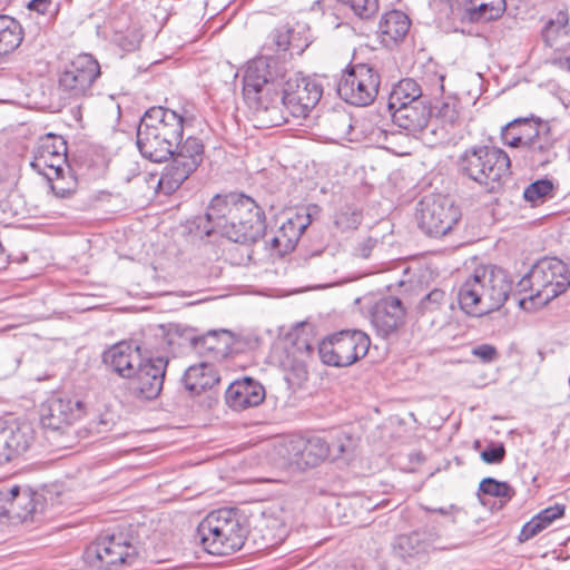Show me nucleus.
<instances>
[{
  "label": "nucleus",
  "instance_id": "1",
  "mask_svg": "<svg viewBox=\"0 0 570 570\" xmlns=\"http://www.w3.org/2000/svg\"><path fill=\"white\" fill-rule=\"evenodd\" d=\"M243 95L261 127H276L289 117L303 119L318 104L323 86L299 73H287L274 58L250 61L243 78Z\"/></svg>",
  "mask_w": 570,
  "mask_h": 570
},
{
  "label": "nucleus",
  "instance_id": "2",
  "mask_svg": "<svg viewBox=\"0 0 570 570\" xmlns=\"http://www.w3.org/2000/svg\"><path fill=\"white\" fill-rule=\"evenodd\" d=\"M191 224L196 234H219L238 244H254L267 236L264 210L244 194L216 195L206 214Z\"/></svg>",
  "mask_w": 570,
  "mask_h": 570
},
{
  "label": "nucleus",
  "instance_id": "3",
  "mask_svg": "<svg viewBox=\"0 0 570 570\" xmlns=\"http://www.w3.org/2000/svg\"><path fill=\"white\" fill-rule=\"evenodd\" d=\"M512 291L508 273L494 265L479 266L459 288L460 307L472 316L500 309Z\"/></svg>",
  "mask_w": 570,
  "mask_h": 570
},
{
  "label": "nucleus",
  "instance_id": "4",
  "mask_svg": "<svg viewBox=\"0 0 570 570\" xmlns=\"http://www.w3.org/2000/svg\"><path fill=\"white\" fill-rule=\"evenodd\" d=\"M247 534L246 518L237 509L213 511L197 528V538L204 549L216 556H228L240 550Z\"/></svg>",
  "mask_w": 570,
  "mask_h": 570
},
{
  "label": "nucleus",
  "instance_id": "5",
  "mask_svg": "<svg viewBox=\"0 0 570 570\" xmlns=\"http://www.w3.org/2000/svg\"><path fill=\"white\" fill-rule=\"evenodd\" d=\"M510 158L497 147L478 145L466 148L458 158L459 173L481 186L494 189L504 176L509 175Z\"/></svg>",
  "mask_w": 570,
  "mask_h": 570
},
{
  "label": "nucleus",
  "instance_id": "6",
  "mask_svg": "<svg viewBox=\"0 0 570 570\" xmlns=\"http://www.w3.org/2000/svg\"><path fill=\"white\" fill-rule=\"evenodd\" d=\"M569 286L570 269L556 257L540 259L517 285L519 292H530L529 298L541 305L563 294Z\"/></svg>",
  "mask_w": 570,
  "mask_h": 570
},
{
  "label": "nucleus",
  "instance_id": "7",
  "mask_svg": "<svg viewBox=\"0 0 570 570\" xmlns=\"http://www.w3.org/2000/svg\"><path fill=\"white\" fill-rule=\"evenodd\" d=\"M370 344V337L364 332L345 330L318 343L317 354L326 365L350 366L367 354Z\"/></svg>",
  "mask_w": 570,
  "mask_h": 570
},
{
  "label": "nucleus",
  "instance_id": "8",
  "mask_svg": "<svg viewBox=\"0 0 570 570\" xmlns=\"http://www.w3.org/2000/svg\"><path fill=\"white\" fill-rule=\"evenodd\" d=\"M173 160L159 178L158 187L165 194H171L197 169L204 158V144L200 138L188 136L175 146Z\"/></svg>",
  "mask_w": 570,
  "mask_h": 570
},
{
  "label": "nucleus",
  "instance_id": "9",
  "mask_svg": "<svg viewBox=\"0 0 570 570\" xmlns=\"http://www.w3.org/2000/svg\"><path fill=\"white\" fill-rule=\"evenodd\" d=\"M100 76L98 61L88 53L71 60L58 78L60 98L73 102L92 95V86Z\"/></svg>",
  "mask_w": 570,
  "mask_h": 570
},
{
  "label": "nucleus",
  "instance_id": "10",
  "mask_svg": "<svg viewBox=\"0 0 570 570\" xmlns=\"http://www.w3.org/2000/svg\"><path fill=\"white\" fill-rule=\"evenodd\" d=\"M419 206V226L426 235L433 237L445 236L461 219L459 206L449 196H425Z\"/></svg>",
  "mask_w": 570,
  "mask_h": 570
},
{
  "label": "nucleus",
  "instance_id": "11",
  "mask_svg": "<svg viewBox=\"0 0 570 570\" xmlns=\"http://www.w3.org/2000/svg\"><path fill=\"white\" fill-rule=\"evenodd\" d=\"M136 557V548L122 533L98 538L83 553L85 561L98 570H112L121 564H131Z\"/></svg>",
  "mask_w": 570,
  "mask_h": 570
},
{
  "label": "nucleus",
  "instance_id": "12",
  "mask_svg": "<svg viewBox=\"0 0 570 570\" xmlns=\"http://www.w3.org/2000/svg\"><path fill=\"white\" fill-rule=\"evenodd\" d=\"M381 78L379 72L366 63L348 67L337 83V94L354 106H367L379 94Z\"/></svg>",
  "mask_w": 570,
  "mask_h": 570
},
{
  "label": "nucleus",
  "instance_id": "13",
  "mask_svg": "<svg viewBox=\"0 0 570 570\" xmlns=\"http://www.w3.org/2000/svg\"><path fill=\"white\" fill-rule=\"evenodd\" d=\"M176 338L179 345H188L198 354L216 360L226 357L235 343V336L228 330H210L197 335L194 328L170 325L167 334L168 344H174Z\"/></svg>",
  "mask_w": 570,
  "mask_h": 570
},
{
  "label": "nucleus",
  "instance_id": "14",
  "mask_svg": "<svg viewBox=\"0 0 570 570\" xmlns=\"http://www.w3.org/2000/svg\"><path fill=\"white\" fill-rule=\"evenodd\" d=\"M324 121L330 132L337 139L350 141L361 139V135L368 140L380 142L382 139L389 144L397 138H405L400 132H387L386 130L372 126L365 120L354 119L344 109H334L325 115Z\"/></svg>",
  "mask_w": 570,
  "mask_h": 570
},
{
  "label": "nucleus",
  "instance_id": "15",
  "mask_svg": "<svg viewBox=\"0 0 570 570\" xmlns=\"http://www.w3.org/2000/svg\"><path fill=\"white\" fill-rule=\"evenodd\" d=\"M67 161V144L62 137L49 132L39 138L33 149L32 169L48 180L63 176Z\"/></svg>",
  "mask_w": 570,
  "mask_h": 570
},
{
  "label": "nucleus",
  "instance_id": "16",
  "mask_svg": "<svg viewBox=\"0 0 570 570\" xmlns=\"http://www.w3.org/2000/svg\"><path fill=\"white\" fill-rule=\"evenodd\" d=\"M168 358L164 356H150L138 363L137 370L130 377V389L138 396L153 400L163 390Z\"/></svg>",
  "mask_w": 570,
  "mask_h": 570
},
{
  "label": "nucleus",
  "instance_id": "17",
  "mask_svg": "<svg viewBox=\"0 0 570 570\" xmlns=\"http://www.w3.org/2000/svg\"><path fill=\"white\" fill-rule=\"evenodd\" d=\"M83 414V403L69 397L52 396L40 409V422L43 429L65 431Z\"/></svg>",
  "mask_w": 570,
  "mask_h": 570
},
{
  "label": "nucleus",
  "instance_id": "18",
  "mask_svg": "<svg viewBox=\"0 0 570 570\" xmlns=\"http://www.w3.org/2000/svg\"><path fill=\"white\" fill-rule=\"evenodd\" d=\"M33 439L35 431L30 423L18 420L0 421V463L23 454Z\"/></svg>",
  "mask_w": 570,
  "mask_h": 570
},
{
  "label": "nucleus",
  "instance_id": "19",
  "mask_svg": "<svg viewBox=\"0 0 570 570\" xmlns=\"http://www.w3.org/2000/svg\"><path fill=\"white\" fill-rule=\"evenodd\" d=\"M556 138L551 132L548 122L539 125L533 137L518 151L525 166L530 168H540L552 163L557 153L554 149Z\"/></svg>",
  "mask_w": 570,
  "mask_h": 570
},
{
  "label": "nucleus",
  "instance_id": "20",
  "mask_svg": "<svg viewBox=\"0 0 570 570\" xmlns=\"http://www.w3.org/2000/svg\"><path fill=\"white\" fill-rule=\"evenodd\" d=\"M185 121L183 115L161 106L149 108L140 119V122L156 130V134L168 140L174 148L183 138Z\"/></svg>",
  "mask_w": 570,
  "mask_h": 570
},
{
  "label": "nucleus",
  "instance_id": "21",
  "mask_svg": "<svg viewBox=\"0 0 570 570\" xmlns=\"http://www.w3.org/2000/svg\"><path fill=\"white\" fill-rule=\"evenodd\" d=\"M371 321L380 336L389 337L404 325L405 307L395 296L384 297L373 307Z\"/></svg>",
  "mask_w": 570,
  "mask_h": 570
},
{
  "label": "nucleus",
  "instance_id": "22",
  "mask_svg": "<svg viewBox=\"0 0 570 570\" xmlns=\"http://www.w3.org/2000/svg\"><path fill=\"white\" fill-rule=\"evenodd\" d=\"M289 462L298 469L313 468L331 455L330 443L321 436L298 439L288 443Z\"/></svg>",
  "mask_w": 570,
  "mask_h": 570
},
{
  "label": "nucleus",
  "instance_id": "23",
  "mask_svg": "<svg viewBox=\"0 0 570 570\" xmlns=\"http://www.w3.org/2000/svg\"><path fill=\"white\" fill-rule=\"evenodd\" d=\"M265 396L264 386L248 376L234 381L225 392L226 404L235 411L258 406Z\"/></svg>",
  "mask_w": 570,
  "mask_h": 570
},
{
  "label": "nucleus",
  "instance_id": "24",
  "mask_svg": "<svg viewBox=\"0 0 570 570\" xmlns=\"http://www.w3.org/2000/svg\"><path fill=\"white\" fill-rule=\"evenodd\" d=\"M389 110L393 122L412 135L426 128L432 114L428 99L416 100L411 105Z\"/></svg>",
  "mask_w": 570,
  "mask_h": 570
},
{
  "label": "nucleus",
  "instance_id": "25",
  "mask_svg": "<svg viewBox=\"0 0 570 570\" xmlns=\"http://www.w3.org/2000/svg\"><path fill=\"white\" fill-rule=\"evenodd\" d=\"M102 360L112 371L127 379L134 375L136 365L141 362L139 347H134L127 342H119L109 347L105 351Z\"/></svg>",
  "mask_w": 570,
  "mask_h": 570
},
{
  "label": "nucleus",
  "instance_id": "26",
  "mask_svg": "<svg viewBox=\"0 0 570 570\" xmlns=\"http://www.w3.org/2000/svg\"><path fill=\"white\" fill-rule=\"evenodd\" d=\"M137 147L146 159L154 163H161L174 155L175 148L169 145L168 140L163 139L151 130L146 124L139 122L137 128Z\"/></svg>",
  "mask_w": 570,
  "mask_h": 570
},
{
  "label": "nucleus",
  "instance_id": "27",
  "mask_svg": "<svg viewBox=\"0 0 570 570\" xmlns=\"http://www.w3.org/2000/svg\"><path fill=\"white\" fill-rule=\"evenodd\" d=\"M393 556L404 563L406 570L417 569L426 561V544L417 533L402 534L394 542Z\"/></svg>",
  "mask_w": 570,
  "mask_h": 570
},
{
  "label": "nucleus",
  "instance_id": "28",
  "mask_svg": "<svg viewBox=\"0 0 570 570\" xmlns=\"http://www.w3.org/2000/svg\"><path fill=\"white\" fill-rule=\"evenodd\" d=\"M540 118L533 116L527 118H517L502 128V140L510 147L517 148L519 151L529 140L533 134L542 125Z\"/></svg>",
  "mask_w": 570,
  "mask_h": 570
},
{
  "label": "nucleus",
  "instance_id": "29",
  "mask_svg": "<svg viewBox=\"0 0 570 570\" xmlns=\"http://www.w3.org/2000/svg\"><path fill=\"white\" fill-rule=\"evenodd\" d=\"M220 377L216 368L206 362L189 366L184 374L183 382L186 390L200 394L219 383Z\"/></svg>",
  "mask_w": 570,
  "mask_h": 570
},
{
  "label": "nucleus",
  "instance_id": "30",
  "mask_svg": "<svg viewBox=\"0 0 570 570\" xmlns=\"http://www.w3.org/2000/svg\"><path fill=\"white\" fill-rule=\"evenodd\" d=\"M410 26V18L404 12L391 10L381 18L379 31L383 41L399 42L407 35Z\"/></svg>",
  "mask_w": 570,
  "mask_h": 570
},
{
  "label": "nucleus",
  "instance_id": "31",
  "mask_svg": "<svg viewBox=\"0 0 570 570\" xmlns=\"http://www.w3.org/2000/svg\"><path fill=\"white\" fill-rule=\"evenodd\" d=\"M449 306L445 292L435 288L421 299L419 313L422 317L430 318L433 324L445 323Z\"/></svg>",
  "mask_w": 570,
  "mask_h": 570
},
{
  "label": "nucleus",
  "instance_id": "32",
  "mask_svg": "<svg viewBox=\"0 0 570 570\" xmlns=\"http://www.w3.org/2000/svg\"><path fill=\"white\" fill-rule=\"evenodd\" d=\"M425 99L422 94L420 85L411 79L405 78L400 80L392 89L387 107L389 109L400 108L404 105H411L416 100Z\"/></svg>",
  "mask_w": 570,
  "mask_h": 570
},
{
  "label": "nucleus",
  "instance_id": "33",
  "mask_svg": "<svg viewBox=\"0 0 570 570\" xmlns=\"http://www.w3.org/2000/svg\"><path fill=\"white\" fill-rule=\"evenodd\" d=\"M478 1L468 0L463 4L461 20L470 23H483L495 20L503 14V10L491 9L487 4L479 6Z\"/></svg>",
  "mask_w": 570,
  "mask_h": 570
},
{
  "label": "nucleus",
  "instance_id": "34",
  "mask_svg": "<svg viewBox=\"0 0 570 570\" xmlns=\"http://www.w3.org/2000/svg\"><path fill=\"white\" fill-rule=\"evenodd\" d=\"M6 502L8 503V511L16 512L18 517L26 518L28 513L32 512L31 498L28 490H22L19 485H13L6 489Z\"/></svg>",
  "mask_w": 570,
  "mask_h": 570
},
{
  "label": "nucleus",
  "instance_id": "35",
  "mask_svg": "<svg viewBox=\"0 0 570 570\" xmlns=\"http://www.w3.org/2000/svg\"><path fill=\"white\" fill-rule=\"evenodd\" d=\"M569 33V17L566 11H558L554 18H551L542 30V37L547 45L552 47L560 37H567Z\"/></svg>",
  "mask_w": 570,
  "mask_h": 570
},
{
  "label": "nucleus",
  "instance_id": "36",
  "mask_svg": "<svg viewBox=\"0 0 570 570\" xmlns=\"http://www.w3.org/2000/svg\"><path fill=\"white\" fill-rule=\"evenodd\" d=\"M315 353V347L307 341V338L299 337L289 350L295 358V370L302 374H306V363L312 360Z\"/></svg>",
  "mask_w": 570,
  "mask_h": 570
},
{
  "label": "nucleus",
  "instance_id": "37",
  "mask_svg": "<svg viewBox=\"0 0 570 570\" xmlns=\"http://www.w3.org/2000/svg\"><path fill=\"white\" fill-rule=\"evenodd\" d=\"M343 6L348 7L353 13L362 20H368L375 17L379 11V0H337Z\"/></svg>",
  "mask_w": 570,
  "mask_h": 570
},
{
  "label": "nucleus",
  "instance_id": "38",
  "mask_svg": "<svg viewBox=\"0 0 570 570\" xmlns=\"http://www.w3.org/2000/svg\"><path fill=\"white\" fill-rule=\"evenodd\" d=\"M479 491L495 498L511 499L514 490L507 482L498 481L493 478H484L479 485Z\"/></svg>",
  "mask_w": 570,
  "mask_h": 570
},
{
  "label": "nucleus",
  "instance_id": "39",
  "mask_svg": "<svg viewBox=\"0 0 570 570\" xmlns=\"http://www.w3.org/2000/svg\"><path fill=\"white\" fill-rule=\"evenodd\" d=\"M362 222V214L358 209L345 206L342 207L334 218V224L342 230L355 229Z\"/></svg>",
  "mask_w": 570,
  "mask_h": 570
},
{
  "label": "nucleus",
  "instance_id": "40",
  "mask_svg": "<svg viewBox=\"0 0 570 570\" xmlns=\"http://www.w3.org/2000/svg\"><path fill=\"white\" fill-rule=\"evenodd\" d=\"M23 39L21 24L16 22L10 29L0 37V55H7L16 50Z\"/></svg>",
  "mask_w": 570,
  "mask_h": 570
},
{
  "label": "nucleus",
  "instance_id": "41",
  "mask_svg": "<svg viewBox=\"0 0 570 570\" xmlns=\"http://www.w3.org/2000/svg\"><path fill=\"white\" fill-rule=\"evenodd\" d=\"M553 190V184L549 179H539L531 183L523 193V197L527 202L535 203L544 199Z\"/></svg>",
  "mask_w": 570,
  "mask_h": 570
},
{
  "label": "nucleus",
  "instance_id": "42",
  "mask_svg": "<svg viewBox=\"0 0 570 570\" xmlns=\"http://www.w3.org/2000/svg\"><path fill=\"white\" fill-rule=\"evenodd\" d=\"M269 39L277 51H286L289 47H295V32L287 24L274 29Z\"/></svg>",
  "mask_w": 570,
  "mask_h": 570
},
{
  "label": "nucleus",
  "instance_id": "43",
  "mask_svg": "<svg viewBox=\"0 0 570 570\" xmlns=\"http://www.w3.org/2000/svg\"><path fill=\"white\" fill-rule=\"evenodd\" d=\"M330 446L331 455H333V458L336 459L342 455L351 453L355 446V442L350 435L345 433H340L330 443Z\"/></svg>",
  "mask_w": 570,
  "mask_h": 570
},
{
  "label": "nucleus",
  "instance_id": "44",
  "mask_svg": "<svg viewBox=\"0 0 570 570\" xmlns=\"http://www.w3.org/2000/svg\"><path fill=\"white\" fill-rule=\"evenodd\" d=\"M19 215L18 208L13 204L11 196L0 198V225L8 226L12 219Z\"/></svg>",
  "mask_w": 570,
  "mask_h": 570
},
{
  "label": "nucleus",
  "instance_id": "45",
  "mask_svg": "<svg viewBox=\"0 0 570 570\" xmlns=\"http://www.w3.org/2000/svg\"><path fill=\"white\" fill-rule=\"evenodd\" d=\"M505 449L503 444H491L481 452V459L488 464H498L503 461Z\"/></svg>",
  "mask_w": 570,
  "mask_h": 570
},
{
  "label": "nucleus",
  "instance_id": "46",
  "mask_svg": "<svg viewBox=\"0 0 570 570\" xmlns=\"http://www.w3.org/2000/svg\"><path fill=\"white\" fill-rule=\"evenodd\" d=\"M546 527L540 522L539 518L533 517L530 521H528L521 529L519 540L521 542L528 541L544 530Z\"/></svg>",
  "mask_w": 570,
  "mask_h": 570
},
{
  "label": "nucleus",
  "instance_id": "47",
  "mask_svg": "<svg viewBox=\"0 0 570 570\" xmlns=\"http://www.w3.org/2000/svg\"><path fill=\"white\" fill-rule=\"evenodd\" d=\"M564 513V507L561 504H556L549 507L541 512H539L535 517L539 518L540 522L544 524V527H549L556 519L562 517Z\"/></svg>",
  "mask_w": 570,
  "mask_h": 570
},
{
  "label": "nucleus",
  "instance_id": "48",
  "mask_svg": "<svg viewBox=\"0 0 570 570\" xmlns=\"http://www.w3.org/2000/svg\"><path fill=\"white\" fill-rule=\"evenodd\" d=\"M550 62L560 69L570 71V43L562 49L556 50L550 58Z\"/></svg>",
  "mask_w": 570,
  "mask_h": 570
},
{
  "label": "nucleus",
  "instance_id": "49",
  "mask_svg": "<svg viewBox=\"0 0 570 570\" xmlns=\"http://www.w3.org/2000/svg\"><path fill=\"white\" fill-rule=\"evenodd\" d=\"M472 355L479 357L484 363H490L497 360L498 351L493 345L490 344H481L475 346L472 350Z\"/></svg>",
  "mask_w": 570,
  "mask_h": 570
},
{
  "label": "nucleus",
  "instance_id": "50",
  "mask_svg": "<svg viewBox=\"0 0 570 570\" xmlns=\"http://www.w3.org/2000/svg\"><path fill=\"white\" fill-rule=\"evenodd\" d=\"M438 117L444 122L449 125H454L459 118V112L454 105L451 104H442L438 111Z\"/></svg>",
  "mask_w": 570,
  "mask_h": 570
},
{
  "label": "nucleus",
  "instance_id": "51",
  "mask_svg": "<svg viewBox=\"0 0 570 570\" xmlns=\"http://www.w3.org/2000/svg\"><path fill=\"white\" fill-rule=\"evenodd\" d=\"M376 239L371 237L364 239L356 246L355 255L363 259L368 258L371 256L373 248L376 246Z\"/></svg>",
  "mask_w": 570,
  "mask_h": 570
},
{
  "label": "nucleus",
  "instance_id": "52",
  "mask_svg": "<svg viewBox=\"0 0 570 570\" xmlns=\"http://www.w3.org/2000/svg\"><path fill=\"white\" fill-rule=\"evenodd\" d=\"M75 185L76 183H72V186L65 187L60 186L58 183H51L50 189L58 198H69L75 193Z\"/></svg>",
  "mask_w": 570,
  "mask_h": 570
},
{
  "label": "nucleus",
  "instance_id": "53",
  "mask_svg": "<svg viewBox=\"0 0 570 570\" xmlns=\"http://www.w3.org/2000/svg\"><path fill=\"white\" fill-rule=\"evenodd\" d=\"M51 4L52 0H31L28 4V9L45 14L48 12Z\"/></svg>",
  "mask_w": 570,
  "mask_h": 570
},
{
  "label": "nucleus",
  "instance_id": "54",
  "mask_svg": "<svg viewBox=\"0 0 570 570\" xmlns=\"http://www.w3.org/2000/svg\"><path fill=\"white\" fill-rule=\"evenodd\" d=\"M266 243L271 244L273 249H277L279 247V238L277 236H272Z\"/></svg>",
  "mask_w": 570,
  "mask_h": 570
},
{
  "label": "nucleus",
  "instance_id": "55",
  "mask_svg": "<svg viewBox=\"0 0 570 570\" xmlns=\"http://www.w3.org/2000/svg\"><path fill=\"white\" fill-rule=\"evenodd\" d=\"M385 148L386 149H391V150H393L396 154H405V151H397V150H395L391 145H387Z\"/></svg>",
  "mask_w": 570,
  "mask_h": 570
},
{
  "label": "nucleus",
  "instance_id": "56",
  "mask_svg": "<svg viewBox=\"0 0 570 570\" xmlns=\"http://www.w3.org/2000/svg\"><path fill=\"white\" fill-rule=\"evenodd\" d=\"M436 511H438L439 513H441V514H444V513H445V511H444L442 508L438 509Z\"/></svg>",
  "mask_w": 570,
  "mask_h": 570
}]
</instances>
